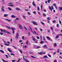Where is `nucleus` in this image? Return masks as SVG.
Segmentation results:
<instances>
[{
  "instance_id": "obj_1",
  "label": "nucleus",
  "mask_w": 62,
  "mask_h": 62,
  "mask_svg": "<svg viewBox=\"0 0 62 62\" xmlns=\"http://www.w3.org/2000/svg\"><path fill=\"white\" fill-rule=\"evenodd\" d=\"M7 27L9 29H12V31H14V30H16V29L15 28H11V27L9 26H7Z\"/></svg>"
},
{
  "instance_id": "obj_2",
  "label": "nucleus",
  "mask_w": 62,
  "mask_h": 62,
  "mask_svg": "<svg viewBox=\"0 0 62 62\" xmlns=\"http://www.w3.org/2000/svg\"><path fill=\"white\" fill-rule=\"evenodd\" d=\"M49 9H50V10H51V11H52V10H53V9H54V8H53V6H52L51 7V6H49Z\"/></svg>"
},
{
  "instance_id": "obj_3",
  "label": "nucleus",
  "mask_w": 62,
  "mask_h": 62,
  "mask_svg": "<svg viewBox=\"0 0 62 62\" xmlns=\"http://www.w3.org/2000/svg\"><path fill=\"white\" fill-rule=\"evenodd\" d=\"M32 39L33 40V41H38V40H37L35 38H34V37L33 36H32Z\"/></svg>"
},
{
  "instance_id": "obj_4",
  "label": "nucleus",
  "mask_w": 62,
  "mask_h": 62,
  "mask_svg": "<svg viewBox=\"0 0 62 62\" xmlns=\"http://www.w3.org/2000/svg\"><path fill=\"white\" fill-rule=\"evenodd\" d=\"M29 28L30 29H29V30H31V32L32 33H34V32L33 31V30H32V28H31V27L30 26L29 27Z\"/></svg>"
},
{
  "instance_id": "obj_5",
  "label": "nucleus",
  "mask_w": 62,
  "mask_h": 62,
  "mask_svg": "<svg viewBox=\"0 0 62 62\" xmlns=\"http://www.w3.org/2000/svg\"><path fill=\"white\" fill-rule=\"evenodd\" d=\"M7 50H8L9 52H10V53H12V51L9 48H7Z\"/></svg>"
},
{
  "instance_id": "obj_6",
  "label": "nucleus",
  "mask_w": 62,
  "mask_h": 62,
  "mask_svg": "<svg viewBox=\"0 0 62 62\" xmlns=\"http://www.w3.org/2000/svg\"><path fill=\"white\" fill-rule=\"evenodd\" d=\"M0 31L1 32H3L4 33H6V32H7L6 31L4 30H2V29H0Z\"/></svg>"
},
{
  "instance_id": "obj_7",
  "label": "nucleus",
  "mask_w": 62,
  "mask_h": 62,
  "mask_svg": "<svg viewBox=\"0 0 62 62\" xmlns=\"http://www.w3.org/2000/svg\"><path fill=\"white\" fill-rule=\"evenodd\" d=\"M4 7L2 6L1 7V10L3 12H5V10H4Z\"/></svg>"
},
{
  "instance_id": "obj_8",
  "label": "nucleus",
  "mask_w": 62,
  "mask_h": 62,
  "mask_svg": "<svg viewBox=\"0 0 62 62\" xmlns=\"http://www.w3.org/2000/svg\"><path fill=\"white\" fill-rule=\"evenodd\" d=\"M19 27L20 29H23V27H22V26L20 24L19 25Z\"/></svg>"
},
{
  "instance_id": "obj_9",
  "label": "nucleus",
  "mask_w": 62,
  "mask_h": 62,
  "mask_svg": "<svg viewBox=\"0 0 62 62\" xmlns=\"http://www.w3.org/2000/svg\"><path fill=\"white\" fill-rule=\"evenodd\" d=\"M2 60L3 61V62H8V61H7L6 60H4L3 59H2Z\"/></svg>"
},
{
  "instance_id": "obj_10",
  "label": "nucleus",
  "mask_w": 62,
  "mask_h": 62,
  "mask_svg": "<svg viewBox=\"0 0 62 62\" xmlns=\"http://www.w3.org/2000/svg\"><path fill=\"white\" fill-rule=\"evenodd\" d=\"M5 20H6V21H8V22H10L11 21V20H9L8 19H5Z\"/></svg>"
},
{
  "instance_id": "obj_11",
  "label": "nucleus",
  "mask_w": 62,
  "mask_h": 62,
  "mask_svg": "<svg viewBox=\"0 0 62 62\" xmlns=\"http://www.w3.org/2000/svg\"><path fill=\"white\" fill-rule=\"evenodd\" d=\"M32 5L34 6V7H35L36 6V4H35V3H34V1H33L32 2Z\"/></svg>"
},
{
  "instance_id": "obj_12",
  "label": "nucleus",
  "mask_w": 62,
  "mask_h": 62,
  "mask_svg": "<svg viewBox=\"0 0 62 62\" xmlns=\"http://www.w3.org/2000/svg\"><path fill=\"white\" fill-rule=\"evenodd\" d=\"M7 16H8V14H4V17H6Z\"/></svg>"
},
{
  "instance_id": "obj_13",
  "label": "nucleus",
  "mask_w": 62,
  "mask_h": 62,
  "mask_svg": "<svg viewBox=\"0 0 62 62\" xmlns=\"http://www.w3.org/2000/svg\"><path fill=\"white\" fill-rule=\"evenodd\" d=\"M43 57L44 58H48V57L47 55H45Z\"/></svg>"
},
{
  "instance_id": "obj_14",
  "label": "nucleus",
  "mask_w": 62,
  "mask_h": 62,
  "mask_svg": "<svg viewBox=\"0 0 62 62\" xmlns=\"http://www.w3.org/2000/svg\"><path fill=\"white\" fill-rule=\"evenodd\" d=\"M31 23H32L33 24H36V22L33 21L31 22Z\"/></svg>"
},
{
  "instance_id": "obj_15",
  "label": "nucleus",
  "mask_w": 62,
  "mask_h": 62,
  "mask_svg": "<svg viewBox=\"0 0 62 62\" xmlns=\"http://www.w3.org/2000/svg\"><path fill=\"white\" fill-rule=\"evenodd\" d=\"M53 5L54 6V7H55L56 9H57V7H56V5H55V4H53Z\"/></svg>"
},
{
  "instance_id": "obj_16",
  "label": "nucleus",
  "mask_w": 62,
  "mask_h": 62,
  "mask_svg": "<svg viewBox=\"0 0 62 62\" xmlns=\"http://www.w3.org/2000/svg\"><path fill=\"white\" fill-rule=\"evenodd\" d=\"M59 37V35H57L56 37V39H58V38Z\"/></svg>"
},
{
  "instance_id": "obj_17",
  "label": "nucleus",
  "mask_w": 62,
  "mask_h": 62,
  "mask_svg": "<svg viewBox=\"0 0 62 62\" xmlns=\"http://www.w3.org/2000/svg\"><path fill=\"white\" fill-rule=\"evenodd\" d=\"M16 10H20V9L18 8H16Z\"/></svg>"
},
{
  "instance_id": "obj_18",
  "label": "nucleus",
  "mask_w": 62,
  "mask_h": 62,
  "mask_svg": "<svg viewBox=\"0 0 62 62\" xmlns=\"http://www.w3.org/2000/svg\"><path fill=\"white\" fill-rule=\"evenodd\" d=\"M19 36V33H17V34H16V37L17 38H18V36Z\"/></svg>"
},
{
  "instance_id": "obj_19",
  "label": "nucleus",
  "mask_w": 62,
  "mask_h": 62,
  "mask_svg": "<svg viewBox=\"0 0 62 62\" xmlns=\"http://www.w3.org/2000/svg\"><path fill=\"white\" fill-rule=\"evenodd\" d=\"M59 10H62V8L61 7H59Z\"/></svg>"
},
{
  "instance_id": "obj_20",
  "label": "nucleus",
  "mask_w": 62,
  "mask_h": 62,
  "mask_svg": "<svg viewBox=\"0 0 62 62\" xmlns=\"http://www.w3.org/2000/svg\"><path fill=\"white\" fill-rule=\"evenodd\" d=\"M41 48V47L40 46H37L36 47L37 49H39V48Z\"/></svg>"
},
{
  "instance_id": "obj_21",
  "label": "nucleus",
  "mask_w": 62,
  "mask_h": 62,
  "mask_svg": "<svg viewBox=\"0 0 62 62\" xmlns=\"http://www.w3.org/2000/svg\"><path fill=\"white\" fill-rule=\"evenodd\" d=\"M42 7H43V5L42 4H41V10H42Z\"/></svg>"
},
{
  "instance_id": "obj_22",
  "label": "nucleus",
  "mask_w": 62,
  "mask_h": 62,
  "mask_svg": "<svg viewBox=\"0 0 62 62\" xmlns=\"http://www.w3.org/2000/svg\"><path fill=\"white\" fill-rule=\"evenodd\" d=\"M46 38L47 39H48L49 40V39H50L51 38H50L48 36H47Z\"/></svg>"
},
{
  "instance_id": "obj_23",
  "label": "nucleus",
  "mask_w": 62,
  "mask_h": 62,
  "mask_svg": "<svg viewBox=\"0 0 62 62\" xmlns=\"http://www.w3.org/2000/svg\"><path fill=\"white\" fill-rule=\"evenodd\" d=\"M0 52H1V53H3V54L4 53V52L2 50H0Z\"/></svg>"
},
{
  "instance_id": "obj_24",
  "label": "nucleus",
  "mask_w": 62,
  "mask_h": 62,
  "mask_svg": "<svg viewBox=\"0 0 62 62\" xmlns=\"http://www.w3.org/2000/svg\"><path fill=\"white\" fill-rule=\"evenodd\" d=\"M37 54H39L41 55L42 54V53L41 52L38 53Z\"/></svg>"
},
{
  "instance_id": "obj_25",
  "label": "nucleus",
  "mask_w": 62,
  "mask_h": 62,
  "mask_svg": "<svg viewBox=\"0 0 62 62\" xmlns=\"http://www.w3.org/2000/svg\"><path fill=\"white\" fill-rule=\"evenodd\" d=\"M27 47V46L26 45H25V46H23V48H26Z\"/></svg>"
},
{
  "instance_id": "obj_26",
  "label": "nucleus",
  "mask_w": 62,
  "mask_h": 62,
  "mask_svg": "<svg viewBox=\"0 0 62 62\" xmlns=\"http://www.w3.org/2000/svg\"><path fill=\"white\" fill-rule=\"evenodd\" d=\"M11 17H12V18H15L16 17V16H14L13 15H12L11 16Z\"/></svg>"
},
{
  "instance_id": "obj_27",
  "label": "nucleus",
  "mask_w": 62,
  "mask_h": 62,
  "mask_svg": "<svg viewBox=\"0 0 62 62\" xmlns=\"http://www.w3.org/2000/svg\"><path fill=\"white\" fill-rule=\"evenodd\" d=\"M5 45H6V46H9V44H5Z\"/></svg>"
},
{
  "instance_id": "obj_28",
  "label": "nucleus",
  "mask_w": 62,
  "mask_h": 62,
  "mask_svg": "<svg viewBox=\"0 0 62 62\" xmlns=\"http://www.w3.org/2000/svg\"><path fill=\"white\" fill-rule=\"evenodd\" d=\"M31 57H32V58H35V59L37 58L36 57H34V56H32V55L31 56Z\"/></svg>"
},
{
  "instance_id": "obj_29",
  "label": "nucleus",
  "mask_w": 62,
  "mask_h": 62,
  "mask_svg": "<svg viewBox=\"0 0 62 62\" xmlns=\"http://www.w3.org/2000/svg\"><path fill=\"white\" fill-rule=\"evenodd\" d=\"M25 60L26 62H29V61L26 59H25Z\"/></svg>"
},
{
  "instance_id": "obj_30",
  "label": "nucleus",
  "mask_w": 62,
  "mask_h": 62,
  "mask_svg": "<svg viewBox=\"0 0 62 62\" xmlns=\"http://www.w3.org/2000/svg\"><path fill=\"white\" fill-rule=\"evenodd\" d=\"M40 44H43V43H44V42H43V41H41L40 42Z\"/></svg>"
},
{
  "instance_id": "obj_31",
  "label": "nucleus",
  "mask_w": 62,
  "mask_h": 62,
  "mask_svg": "<svg viewBox=\"0 0 62 62\" xmlns=\"http://www.w3.org/2000/svg\"><path fill=\"white\" fill-rule=\"evenodd\" d=\"M28 36H30V32H28Z\"/></svg>"
},
{
  "instance_id": "obj_32",
  "label": "nucleus",
  "mask_w": 62,
  "mask_h": 62,
  "mask_svg": "<svg viewBox=\"0 0 62 62\" xmlns=\"http://www.w3.org/2000/svg\"><path fill=\"white\" fill-rule=\"evenodd\" d=\"M8 6H10V7H13L14 6L12 4H11L10 5H8Z\"/></svg>"
},
{
  "instance_id": "obj_33",
  "label": "nucleus",
  "mask_w": 62,
  "mask_h": 62,
  "mask_svg": "<svg viewBox=\"0 0 62 62\" xmlns=\"http://www.w3.org/2000/svg\"><path fill=\"white\" fill-rule=\"evenodd\" d=\"M12 47H14V48L15 49H17V47H16L13 45L12 46Z\"/></svg>"
},
{
  "instance_id": "obj_34",
  "label": "nucleus",
  "mask_w": 62,
  "mask_h": 62,
  "mask_svg": "<svg viewBox=\"0 0 62 62\" xmlns=\"http://www.w3.org/2000/svg\"><path fill=\"white\" fill-rule=\"evenodd\" d=\"M57 45V44H56L55 43L54 45V47H55Z\"/></svg>"
},
{
  "instance_id": "obj_35",
  "label": "nucleus",
  "mask_w": 62,
  "mask_h": 62,
  "mask_svg": "<svg viewBox=\"0 0 62 62\" xmlns=\"http://www.w3.org/2000/svg\"><path fill=\"white\" fill-rule=\"evenodd\" d=\"M37 9H38V11H39L40 9H39V7H37Z\"/></svg>"
},
{
  "instance_id": "obj_36",
  "label": "nucleus",
  "mask_w": 62,
  "mask_h": 62,
  "mask_svg": "<svg viewBox=\"0 0 62 62\" xmlns=\"http://www.w3.org/2000/svg\"><path fill=\"white\" fill-rule=\"evenodd\" d=\"M20 52L21 53V54H23V52H22V50H19Z\"/></svg>"
},
{
  "instance_id": "obj_37",
  "label": "nucleus",
  "mask_w": 62,
  "mask_h": 62,
  "mask_svg": "<svg viewBox=\"0 0 62 62\" xmlns=\"http://www.w3.org/2000/svg\"><path fill=\"white\" fill-rule=\"evenodd\" d=\"M51 1V0H48L47 2L48 3H50V1Z\"/></svg>"
},
{
  "instance_id": "obj_38",
  "label": "nucleus",
  "mask_w": 62,
  "mask_h": 62,
  "mask_svg": "<svg viewBox=\"0 0 62 62\" xmlns=\"http://www.w3.org/2000/svg\"><path fill=\"white\" fill-rule=\"evenodd\" d=\"M8 9H9V10H12V9H11V8H9V7H8Z\"/></svg>"
},
{
  "instance_id": "obj_39",
  "label": "nucleus",
  "mask_w": 62,
  "mask_h": 62,
  "mask_svg": "<svg viewBox=\"0 0 62 62\" xmlns=\"http://www.w3.org/2000/svg\"><path fill=\"white\" fill-rule=\"evenodd\" d=\"M5 56L7 58H8V55H5Z\"/></svg>"
},
{
  "instance_id": "obj_40",
  "label": "nucleus",
  "mask_w": 62,
  "mask_h": 62,
  "mask_svg": "<svg viewBox=\"0 0 62 62\" xmlns=\"http://www.w3.org/2000/svg\"><path fill=\"white\" fill-rule=\"evenodd\" d=\"M23 18L24 19H25L26 18H25V16L24 15L23 16Z\"/></svg>"
},
{
  "instance_id": "obj_41",
  "label": "nucleus",
  "mask_w": 62,
  "mask_h": 62,
  "mask_svg": "<svg viewBox=\"0 0 62 62\" xmlns=\"http://www.w3.org/2000/svg\"><path fill=\"white\" fill-rule=\"evenodd\" d=\"M19 20V18H16L15 19L16 20Z\"/></svg>"
},
{
  "instance_id": "obj_42",
  "label": "nucleus",
  "mask_w": 62,
  "mask_h": 62,
  "mask_svg": "<svg viewBox=\"0 0 62 62\" xmlns=\"http://www.w3.org/2000/svg\"><path fill=\"white\" fill-rule=\"evenodd\" d=\"M50 28L51 30H54V28L52 27H50Z\"/></svg>"
},
{
  "instance_id": "obj_43",
  "label": "nucleus",
  "mask_w": 62,
  "mask_h": 62,
  "mask_svg": "<svg viewBox=\"0 0 62 62\" xmlns=\"http://www.w3.org/2000/svg\"><path fill=\"white\" fill-rule=\"evenodd\" d=\"M10 54H11V55H15V54H14L13 53H11Z\"/></svg>"
},
{
  "instance_id": "obj_44",
  "label": "nucleus",
  "mask_w": 62,
  "mask_h": 62,
  "mask_svg": "<svg viewBox=\"0 0 62 62\" xmlns=\"http://www.w3.org/2000/svg\"><path fill=\"white\" fill-rule=\"evenodd\" d=\"M22 39H24V36H22Z\"/></svg>"
},
{
  "instance_id": "obj_45",
  "label": "nucleus",
  "mask_w": 62,
  "mask_h": 62,
  "mask_svg": "<svg viewBox=\"0 0 62 62\" xmlns=\"http://www.w3.org/2000/svg\"><path fill=\"white\" fill-rule=\"evenodd\" d=\"M0 34L2 35H3V33L2 32H0Z\"/></svg>"
},
{
  "instance_id": "obj_46",
  "label": "nucleus",
  "mask_w": 62,
  "mask_h": 62,
  "mask_svg": "<svg viewBox=\"0 0 62 62\" xmlns=\"http://www.w3.org/2000/svg\"><path fill=\"white\" fill-rule=\"evenodd\" d=\"M47 19L48 20H50V17H48L47 18Z\"/></svg>"
},
{
  "instance_id": "obj_47",
  "label": "nucleus",
  "mask_w": 62,
  "mask_h": 62,
  "mask_svg": "<svg viewBox=\"0 0 62 62\" xmlns=\"http://www.w3.org/2000/svg\"><path fill=\"white\" fill-rule=\"evenodd\" d=\"M25 29L26 30H27V28H26V27H25V26H24Z\"/></svg>"
},
{
  "instance_id": "obj_48",
  "label": "nucleus",
  "mask_w": 62,
  "mask_h": 62,
  "mask_svg": "<svg viewBox=\"0 0 62 62\" xmlns=\"http://www.w3.org/2000/svg\"><path fill=\"white\" fill-rule=\"evenodd\" d=\"M36 38L37 39H39V36H37Z\"/></svg>"
},
{
  "instance_id": "obj_49",
  "label": "nucleus",
  "mask_w": 62,
  "mask_h": 62,
  "mask_svg": "<svg viewBox=\"0 0 62 62\" xmlns=\"http://www.w3.org/2000/svg\"><path fill=\"white\" fill-rule=\"evenodd\" d=\"M12 62H15V60H12Z\"/></svg>"
},
{
  "instance_id": "obj_50",
  "label": "nucleus",
  "mask_w": 62,
  "mask_h": 62,
  "mask_svg": "<svg viewBox=\"0 0 62 62\" xmlns=\"http://www.w3.org/2000/svg\"><path fill=\"white\" fill-rule=\"evenodd\" d=\"M57 27H59V24H57Z\"/></svg>"
},
{
  "instance_id": "obj_51",
  "label": "nucleus",
  "mask_w": 62,
  "mask_h": 62,
  "mask_svg": "<svg viewBox=\"0 0 62 62\" xmlns=\"http://www.w3.org/2000/svg\"><path fill=\"white\" fill-rule=\"evenodd\" d=\"M6 33H7V34H10V33H9V32H8V31H6Z\"/></svg>"
},
{
  "instance_id": "obj_52",
  "label": "nucleus",
  "mask_w": 62,
  "mask_h": 62,
  "mask_svg": "<svg viewBox=\"0 0 62 62\" xmlns=\"http://www.w3.org/2000/svg\"><path fill=\"white\" fill-rule=\"evenodd\" d=\"M59 23L60 24H61V21L60 20H59Z\"/></svg>"
},
{
  "instance_id": "obj_53",
  "label": "nucleus",
  "mask_w": 62,
  "mask_h": 62,
  "mask_svg": "<svg viewBox=\"0 0 62 62\" xmlns=\"http://www.w3.org/2000/svg\"><path fill=\"white\" fill-rule=\"evenodd\" d=\"M48 56H49V57H51V55L49 54H48Z\"/></svg>"
},
{
  "instance_id": "obj_54",
  "label": "nucleus",
  "mask_w": 62,
  "mask_h": 62,
  "mask_svg": "<svg viewBox=\"0 0 62 62\" xmlns=\"http://www.w3.org/2000/svg\"><path fill=\"white\" fill-rule=\"evenodd\" d=\"M29 43V42H28V41H27V42H26V43L27 44H28Z\"/></svg>"
},
{
  "instance_id": "obj_55",
  "label": "nucleus",
  "mask_w": 62,
  "mask_h": 62,
  "mask_svg": "<svg viewBox=\"0 0 62 62\" xmlns=\"http://www.w3.org/2000/svg\"><path fill=\"white\" fill-rule=\"evenodd\" d=\"M50 40V41H53V40H52V39H51L50 38V39H49Z\"/></svg>"
},
{
  "instance_id": "obj_56",
  "label": "nucleus",
  "mask_w": 62,
  "mask_h": 62,
  "mask_svg": "<svg viewBox=\"0 0 62 62\" xmlns=\"http://www.w3.org/2000/svg\"><path fill=\"white\" fill-rule=\"evenodd\" d=\"M34 29H35V30H36L37 31H38V28H34Z\"/></svg>"
},
{
  "instance_id": "obj_57",
  "label": "nucleus",
  "mask_w": 62,
  "mask_h": 62,
  "mask_svg": "<svg viewBox=\"0 0 62 62\" xmlns=\"http://www.w3.org/2000/svg\"><path fill=\"white\" fill-rule=\"evenodd\" d=\"M41 23H42V24L43 25H44V23H43L42 22H41Z\"/></svg>"
},
{
  "instance_id": "obj_58",
  "label": "nucleus",
  "mask_w": 62,
  "mask_h": 62,
  "mask_svg": "<svg viewBox=\"0 0 62 62\" xmlns=\"http://www.w3.org/2000/svg\"><path fill=\"white\" fill-rule=\"evenodd\" d=\"M59 49H58L57 51V53H59Z\"/></svg>"
},
{
  "instance_id": "obj_59",
  "label": "nucleus",
  "mask_w": 62,
  "mask_h": 62,
  "mask_svg": "<svg viewBox=\"0 0 62 62\" xmlns=\"http://www.w3.org/2000/svg\"><path fill=\"white\" fill-rule=\"evenodd\" d=\"M43 15L44 16H46V14L44 13V14H43Z\"/></svg>"
},
{
  "instance_id": "obj_60",
  "label": "nucleus",
  "mask_w": 62,
  "mask_h": 62,
  "mask_svg": "<svg viewBox=\"0 0 62 62\" xmlns=\"http://www.w3.org/2000/svg\"><path fill=\"white\" fill-rule=\"evenodd\" d=\"M40 38L41 39V40H42V38H41V36H40Z\"/></svg>"
},
{
  "instance_id": "obj_61",
  "label": "nucleus",
  "mask_w": 62,
  "mask_h": 62,
  "mask_svg": "<svg viewBox=\"0 0 62 62\" xmlns=\"http://www.w3.org/2000/svg\"><path fill=\"white\" fill-rule=\"evenodd\" d=\"M34 32L35 33V34H36H36H37V33H36V31H34Z\"/></svg>"
},
{
  "instance_id": "obj_62",
  "label": "nucleus",
  "mask_w": 62,
  "mask_h": 62,
  "mask_svg": "<svg viewBox=\"0 0 62 62\" xmlns=\"http://www.w3.org/2000/svg\"><path fill=\"white\" fill-rule=\"evenodd\" d=\"M33 13L34 14H36V12L35 11L33 12Z\"/></svg>"
},
{
  "instance_id": "obj_63",
  "label": "nucleus",
  "mask_w": 62,
  "mask_h": 62,
  "mask_svg": "<svg viewBox=\"0 0 62 62\" xmlns=\"http://www.w3.org/2000/svg\"><path fill=\"white\" fill-rule=\"evenodd\" d=\"M40 30L41 31H43V30H42V29H40Z\"/></svg>"
},
{
  "instance_id": "obj_64",
  "label": "nucleus",
  "mask_w": 62,
  "mask_h": 62,
  "mask_svg": "<svg viewBox=\"0 0 62 62\" xmlns=\"http://www.w3.org/2000/svg\"><path fill=\"white\" fill-rule=\"evenodd\" d=\"M54 62H57V61H56V60H55L54 61Z\"/></svg>"
}]
</instances>
